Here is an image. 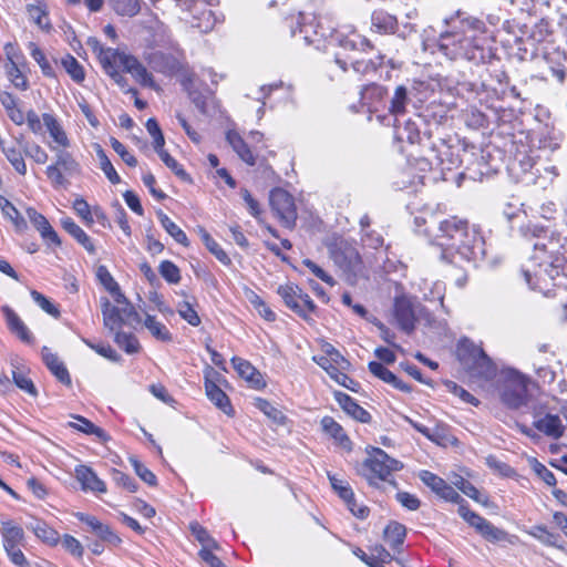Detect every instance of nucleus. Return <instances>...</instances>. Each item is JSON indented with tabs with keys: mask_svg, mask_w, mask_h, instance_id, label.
Returning a JSON list of instances; mask_svg holds the SVG:
<instances>
[{
	"mask_svg": "<svg viewBox=\"0 0 567 567\" xmlns=\"http://www.w3.org/2000/svg\"><path fill=\"white\" fill-rule=\"evenodd\" d=\"M0 103L6 110L8 117L18 126L25 124L24 112L20 106V101L12 93L3 91L0 93Z\"/></svg>",
	"mask_w": 567,
	"mask_h": 567,
	"instance_id": "nucleus-39",
	"label": "nucleus"
},
{
	"mask_svg": "<svg viewBox=\"0 0 567 567\" xmlns=\"http://www.w3.org/2000/svg\"><path fill=\"white\" fill-rule=\"evenodd\" d=\"M566 248L563 244L561 236L558 233H550L545 240H536L534 243L535 257L542 264H547L553 268L561 266Z\"/></svg>",
	"mask_w": 567,
	"mask_h": 567,
	"instance_id": "nucleus-16",
	"label": "nucleus"
},
{
	"mask_svg": "<svg viewBox=\"0 0 567 567\" xmlns=\"http://www.w3.org/2000/svg\"><path fill=\"white\" fill-rule=\"evenodd\" d=\"M226 141L244 163H246L249 166L256 165L257 150L250 147L238 131L228 130L226 132Z\"/></svg>",
	"mask_w": 567,
	"mask_h": 567,
	"instance_id": "nucleus-29",
	"label": "nucleus"
},
{
	"mask_svg": "<svg viewBox=\"0 0 567 567\" xmlns=\"http://www.w3.org/2000/svg\"><path fill=\"white\" fill-rule=\"evenodd\" d=\"M0 103L6 110L8 117L18 126L25 124L24 112L20 106V101L12 93L3 91L0 93Z\"/></svg>",
	"mask_w": 567,
	"mask_h": 567,
	"instance_id": "nucleus-40",
	"label": "nucleus"
},
{
	"mask_svg": "<svg viewBox=\"0 0 567 567\" xmlns=\"http://www.w3.org/2000/svg\"><path fill=\"white\" fill-rule=\"evenodd\" d=\"M29 71L28 63L23 65H4V72L9 82L14 89L22 92L30 89L28 79Z\"/></svg>",
	"mask_w": 567,
	"mask_h": 567,
	"instance_id": "nucleus-41",
	"label": "nucleus"
},
{
	"mask_svg": "<svg viewBox=\"0 0 567 567\" xmlns=\"http://www.w3.org/2000/svg\"><path fill=\"white\" fill-rule=\"evenodd\" d=\"M388 90L378 83L363 85L360 91V102L369 109L378 110V105L384 101Z\"/></svg>",
	"mask_w": 567,
	"mask_h": 567,
	"instance_id": "nucleus-38",
	"label": "nucleus"
},
{
	"mask_svg": "<svg viewBox=\"0 0 567 567\" xmlns=\"http://www.w3.org/2000/svg\"><path fill=\"white\" fill-rule=\"evenodd\" d=\"M32 532L39 540L50 547H55L61 540L59 532L44 520H37Z\"/></svg>",
	"mask_w": 567,
	"mask_h": 567,
	"instance_id": "nucleus-46",
	"label": "nucleus"
},
{
	"mask_svg": "<svg viewBox=\"0 0 567 567\" xmlns=\"http://www.w3.org/2000/svg\"><path fill=\"white\" fill-rule=\"evenodd\" d=\"M7 328L22 343L33 344L34 337L20 316L8 305L1 307Z\"/></svg>",
	"mask_w": 567,
	"mask_h": 567,
	"instance_id": "nucleus-24",
	"label": "nucleus"
},
{
	"mask_svg": "<svg viewBox=\"0 0 567 567\" xmlns=\"http://www.w3.org/2000/svg\"><path fill=\"white\" fill-rule=\"evenodd\" d=\"M554 34V27L548 18L539 19L532 28L529 38L536 43L549 41Z\"/></svg>",
	"mask_w": 567,
	"mask_h": 567,
	"instance_id": "nucleus-53",
	"label": "nucleus"
},
{
	"mask_svg": "<svg viewBox=\"0 0 567 567\" xmlns=\"http://www.w3.org/2000/svg\"><path fill=\"white\" fill-rule=\"evenodd\" d=\"M458 155L454 152V147L441 141L440 145L431 147V155L421 158V168H431L433 164L439 166L442 171H452L460 166L461 161Z\"/></svg>",
	"mask_w": 567,
	"mask_h": 567,
	"instance_id": "nucleus-19",
	"label": "nucleus"
},
{
	"mask_svg": "<svg viewBox=\"0 0 567 567\" xmlns=\"http://www.w3.org/2000/svg\"><path fill=\"white\" fill-rule=\"evenodd\" d=\"M99 277L103 286L110 291L114 298V303L109 298H101V312L103 317V326L109 330L123 328L130 320L141 321V317L131 301L121 291L120 285L104 268L99 269Z\"/></svg>",
	"mask_w": 567,
	"mask_h": 567,
	"instance_id": "nucleus-2",
	"label": "nucleus"
},
{
	"mask_svg": "<svg viewBox=\"0 0 567 567\" xmlns=\"http://www.w3.org/2000/svg\"><path fill=\"white\" fill-rule=\"evenodd\" d=\"M158 218L162 227L174 238V240L177 244L182 245L185 248H188L190 246V241L186 233L176 223H174L166 214L161 213Z\"/></svg>",
	"mask_w": 567,
	"mask_h": 567,
	"instance_id": "nucleus-52",
	"label": "nucleus"
},
{
	"mask_svg": "<svg viewBox=\"0 0 567 567\" xmlns=\"http://www.w3.org/2000/svg\"><path fill=\"white\" fill-rule=\"evenodd\" d=\"M467 51L466 60L485 64L495 58L494 39L485 22L476 17H466Z\"/></svg>",
	"mask_w": 567,
	"mask_h": 567,
	"instance_id": "nucleus-5",
	"label": "nucleus"
},
{
	"mask_svg": "<svg viewBox=\"0 0 567 567\" xmlns=\"http://www.w3.org/2000/svg\"><path fill=\"white\" fill-rule=\"evenodd\" d=\"M285 306L307 322L315 321L318 307L311 297L297 284L286 282L277 288Z\"/></svg>",
	"mask_w": 567,
	"mask_h": 567,
	"instance_id": "nucleus-7",
	"label": "nucleus"
},
{
	"mask_svg": "<svg viewBox=\"0 0 567 567\" xmlns=\"http://www.w3.org/2000/svg\"><path fill=\"white\" fill-rule=\"evenodd\" d=\"M405 537L406 527L396 520H391L383 530V538L394 555L403 551Z\"/></svg>",
	"mask_w": 567,
	"mask_h": 567,
	"instance_id": "nucleus-36",
	"label": "nucleus"
},
{
	"mask_svg": "<svg viewBox=\"0 0 567 567\" xmlns=\"http://www.w3.org/2000/svg\"><path fill=\"white\" fill-rule=\"evenodd\" d=\"M42 361L49 371L63 385L70 388L72 385V379L66 369L65 364L60 358L53 353L48 347L41 349Z\"/></svg>",
	"mask_w": 567,
	"mask_h": 567,
	"instance_id": "nucleus-30",
	"label": "nucleus"
},
{
	"mask_svg": "<svg viewBox=\"0 0 567 567\" xmlns=\"http://www.w3.org/2000/svg\"><path fill=\"white\" fill-rule=\"evenodd\" d=\"M529 380L517 371L508 372L502 380L501 401L509 409H519L527 404Z\"/></svg>",
	"mask_w": 567,
	"mask_h": 567,
	"instance_id": "nucleus-10",
	"label": "nucleus"
},
{
	"mask_svg": "<svg viewBox=\"0 0 567 567\" xmlns=\"http://www.w3.org/2000/svg\"><path fill=\"white\" fill-rule=\"evenodd\" d=\"M0 208L4 217H7L14 226L16 230L22 231L27 229V221L13 203L0 195Z\"/></svg>",
	"mask_w": 567,
	"mask_h": 567,
	"instance_id": "nucleus-48",
	"label": "nucleus"
},
{
	"mask_svg": "<svg viewBox=\"0 0 567 567\" xmlns=\"http://www.w3.org/2000/svg\"><path fill=\"white\" fill-rule=\"evenodd\" d=\"M27 12L30 20L41 30L50 31L52 29L48 7L44 0H39L35 4H28Z\"/></svg>",
	"mask_w": 567,
	"mask_h": 567,
	"instance_id": "nucleus-43",
	"label": "nucleus"
},
{
	"mask_svg": "<svg viewBox=\"0 0 567 567\" xmlns=\"http://www.w3.org/2000/svg\"><path fill=\"white\" fill-rule=\"evenodd\" d=\"M197 234L199 235L203 244L207 250L215 256V258L228 267L231 265V259L228 254L221 248V246L212 237V235L203 226H197Z\"/></svg>",
	"mask_w": 567,
	"mask_h": 567,
	"instance_id": "nucleus-42",
	"label": "nucleus"
},
{
	"mask_svg": "<svg viewBox=\"0 0 567 567\" xmlns=\"http://www.w3.org/2000/svg\"><path fill=\"white\" fill-rule=\"evenodd\" d=\"M121 329L122 328L110 330L111 332H114V342L127 354L140 352L142 347L138 339L133 333L123 332Z\"/></svg>",
	"mask_w": 567,
	"mask_h": 567,
	"instance_id": "nucleus-49",
	"label": "nucleus"
},
{
	"mask_svg": "<svg viewBox=\"0 0 567 567\" xmlns=\"http://www.w3.org/2000/svg\"><path fill=\"white\" fill-rule=\"evenodd\" d=\"M159 158L163 161V163L177 176L179 177L183 181H188L189 179V175L188 173L184 169L183 165L179 164L173 156H171V154L164 148V147H161L158 150L155 151Z\"/></svg>",
	"mask_w": 567,
	"mask_h": 567,
	"instance_id": "nucleus-61",
	"label": "nucleus"
},
{
	"mask_svg": "<svg viewBox=\"0 0 567 567\" xmlns=\"http://www.w3.org/2000/svg\"><path fill=\"white\" fill-rule=\"evenodd\" d=\"M368 456L363 460L358 473L372 487H381L383 483L396 486L393 473L403 468L402 462L391 457L380 447L367 449Z\"/></svg>",
	"mask_w": 567,
	"mask_h": 567,
	"instance_id": "nucleus-4",
	"label": "nucleus"
},
{
	"mask_svg": "<svg viewBox=\"0 0 567 567\" xmlns=\"http://www.w3.org/2000/svg\"><path fill=\"white\" fill-rule=\"evenodd\" d=\"M220 374L210 365L204 369V388L208 400L223 413L229 417H234L236 411L230 402L229 396L216 383Z\"/></svg>",
	"mask_w": 567,
	"mask_h": 567,
	"instance_id": "nucleus-17",
	"label": "nucleus"
},
{
	"mask_svg": "<svg viewBox=\"0 0 567 567\" xmlns=\"http://www.w3.org/2000/svg\"><path fill=\"white\" fill-rule=\"evenodd\" d=\"M456 355L472 382L482 385L496 378V364L483 348L476 346L470 339L464 338L458 341Z\"/></svg>",
	"mask_w": 567,
	"mask_h": 567,
	"instance_id": "nucleus-3",
	"label": "nucleus"
},
{
	"mask_svg": "<svg viewBox=\"0 0 567 567\" xmlns=\"http://www.w3.org/2000/svg\"><path fill=\"white\" fill-rule=\"evenodd\" d=\"M312 361L323 369L339 385L352 392L359 391L360 383L348 375L351 368L350 361L346 359L331 343L324 342L321 346V354L313 355Z\"/></svg>",
	"mask_w": 567,
	"mask_h": 567,
	"instance_id": "nucleus-6",
	"label": "nucleus"
},
{
	"mask_svg": "<svg viewBox=\"0 0 567 567\" xmlns=\"http://www.w3.org/2000/svg\"><path fill=\"white\" fill-rule=\"evenodd\" d=\"M96 155H97V158L100 162V168L105 174V176L110 181V183L113 185L120 184L121 177L117 174V172L115 171L112 162L110 161L106 153L104 152V150L101 146H99V148L96 150Z\"/></svg>",
	"mask_w": 567,
	"mask_h": 567,
	"instance_id": "nucleus-59",
	"label": "nucleus"
},
{
	"mask_svg": "<svg viewBox=\"0 0 567 567\" xmlns=\"http://www.w3.org/2000/svg\"><path fill=\"white\" fill-rule=\"evenodd\" d=\"M330 255L333 262L349 276H357L363 268L358 249L347 240L334 241Z\"/></svg>",
	"mask_w": 567,
	"mask_h": 567,
	"instance_id": "nucleus-14",
	"label": "nucleus"
},
{
	"mask_svg": "<svg viewBox=\"0 0 567 567\" xmlns=\"http://www.w3.org/2000/svg\"><path fill=\"white\" fill-rule=\"evenodd\" d=\"M230 362L237 374L244 379L250 388L255 390H262L266 388L267 382L265 381L261 372L248 360L240 357H233Z\"/></svg>",
	"mask_w": 567,
	"mask_h": 567,
	"instance_id": "nucleus-25",
	"label": "nucleus"
},
{
	"mask_svg": "<svg viewBox=\"0 0 567 567\" xmlns=\"http://www.w3.org/2000/svg\"><path fill=\"white\" fill-rule=\"evenodd\" d=\"M0 534L2 547L11 564L17 567H30L22 547L25 544V534L21 525L13 519L1 522Z\"/></svg>",
	"mask_w": 567,
	"mask_h": 567,
	"instance_id": "nucleus-8",
	"label": "nucleus"
},
{
	"mask_svg": "<svg viewBox=\"0 0 567 567\" xmlns=\"http://www.w3.org/2000/svg\"><path fill=\"white\" fill-rule=\"evenodd\" d=\"M72 417L76 421V422H70L69 423V426L79 431V432H82L84 434H87V435H95L97 436L99 439L103 440V441H106L109 439L107 434L105 433V431L100 427V426H96L92 421H90L89 419L82 416V415H72Z\"/></svg>",
	"mask_w": 567,
	"mask_h": 567,
	"instance_id": "nucleus-47",
	"label": "nucleus"
},
{
	"mask_svg": "<svg viewBox=\"0 0 567 567\" xmlns=\"http://www.w3.org/2000/svg\"><path fill=\"white\" fill-rule=\"evenodd\" d=\"M132 54H126L116 49H101L99 61L103 71L121 87L127 86V79L124 76Z\"/></svg>",
	"mask_w": 567,
	"mask_h": 567,
	"instance_id": "nucleus-13",
	"label": "nucleus"
},
{
	"mask_svg": "<svg viewBox=\"0 0 567 567\" xmlns=\"http://www.w3.org/2000/svg\"><path fill=\"white\" fill-rule=\"evenodd\" d=\"M75 214L81 218L83 224L91 228L94 224L93 207L83 197H76L72 205Z\"/></svg>",
	"mask_w": 567,
	"mask_h": 567,
	"instance_id": "nucleus-63",
	"label": "nucleus"
},
{
	"mask_svg": "<svg viewBox=\"0 0 567 567\" xmlns=\"http://www.w3.org/2000/svg\"><path fill=\"white\" fill-rule=\"evenodd\" d=\"M393 316L401 330L406 333L414 331L417 318L410 297L400 295L394 298Z\"/></svg>",
	"mask_w": 567,
	"mask_h": 567,
	"instance_id": "nucleus-22",
	"label": "nucleus"
},
{
	"mask_svg": "<svg viewBox=\"0 0 567 567\" xmlns=\"http://www.w3.org/2000/svg\"><path fill=\"white\" fill-rule=\"evenodd\" d=\"M368 369L373 377L378 378L379 380L383 381L386 384L392 385L394 389L403 393H411L413 390L410 384L402 381L398 375H395L381 362L370 361L368 364Z\"/></svg>",
	"mask_w": 567,
	"mask_h": 567,
	"instance_id": "nucleus-32",
	"label": "nucleus"
},
{
	"mask_svg": "<svg viewBox=\"0 0 567 567\" xmlns=\"http://www.w3.org/2000/svg\"><path fill=\"white\" fill-rule=\"evenodd\" d=\"M371 28L380 34H394L399 29V21L394 14L375 9L371 13Z\"/></svg>",
	"mask_w": 567,
	"mask_h": 567,
	"instance_id": "nucleus-35",
	"label": "nucleus"
},
{
	"mask_svg": "<svg viewBox=\"0 0 567 567\" xmlns=\"http://www.w3.org/2000/svg\"><path fill=\"white\" fill-rule=\"evenodd\" d=\"M457 513L484 539L492 543L506 539L507 533L505 530L497 528L485 517L472 511L465 499L458 505Z\"/></svg>",
	"mask_w": 567,
	"mask_h": 567,
	"instance_id": "nucleus-15",
	"label": "nucleus"
},
{
	"mask_svg": "<svg viewBox=\"0 0 567 567\" xmlns=\"http://www.w3.org/2000/svg\"><path fill=\"white\" fill-rule=\"evenodd\" d=\"M3 51L7 60L4 65H23L28 63L18 42H7L3 47Z\"/></svg>",
	"mask_w": 567,
	"mask_h": 567,
	"instance_id": "nucleus-64",
	"label": "nucleus"
},
{
	"mask_svg": "<svg viewBox=\"0 0 567 567\" xmlns=\"http://www.w3.org/2000/svg\"><path fill=\"white\" fill-rule=\"evenodd\" d=\"M320 429L323 435L332 441L333 445L347 453L353 451V442L344 427L330 415H324L320 420Z\"/></svg>",
	"mask_w": 567,
	"mask_h": 567,
	"instance_id": "nucleus-21",
	"label": "nucleus"
},
{
	"mask_svg": "<svg viewBox=\"0 0 567 567\" xmlns=\"http://www.w3.org/2000/svg\"><path fill=\"white\" fill-rule=\"evenodd\" d=\"M181 10V19L202 33L212 31L217 19L205 0H175Z\"/></svg>",
	"mask_w": 567,
	"mask_h": 567,
	"instance_id": "nucleus-9",
	"label": "nucleus"
},
{
	"mask_svg": "<svg viewBox=\"0 0 567 567\" xmlns=\"http://www.w3.org/2000/svg\"><path fill=\"white\" fill-rule=\"evenodd\" d=\"M189 530L193 536L200 543L202 548L220 549L219 544L209 535L208 530L198 522L189 523Z\"/></svg>",
	"mask_w": 567,
	"mask_h": 567,
	"instance_id": "nucleus-57",
	"label": "nucleus"
},
{
	"mask_svg": "<svg viewBox=\"0 0 567 567\" xmlns=\"http://www.w3.org/2000/svg\"><path fill=\"white\" fill-rule=\"evenodd\" d=\"M198 84L199 79L195 72L189 71L184 74L182 85L200 113L207 114L212 107L216 106L215 93L208 86L199 90Z\"/></svg>",
	"mask_w": 567,
	"mask_h": 567,
	"instance_id": "nucleus-18",
	"label": "nucleus"
},
{
	"mask_svg": "<svg viewBox=\"0 0 567 567\" xmlns=\"http://www.w3.org/2000/svg\"><path fill=\"white\" fill-rule=\"evenodd\" d=\"M226 141L244 163H246L249 166L256 165L257 150L250 147L238 131L228 130L226 132Z\"/></svg>",
	"mask_w": 567,
	"mask_h": 567,
	"instance_id": "nucleus-28",
	"label": "nucleus"
},
{
	"mask_svg": "<svg viewBox=\"0 0 567 567\" xmlns=\"http://www.w3.org/2000/svg\"><path fill=\"white\" fill-rule=\"evenodd\" d=\"M75 477L81 484V488L84 492H93V493H106V484L102 481L96 473L92 470V467L87 465H78L75 467Z\"/></svg>",
	"mask_w": 567,
	"mask_h": 567,
	"instance_id": "nucleus-31",
	"label": "nucleus"
},
{
	"mask_svg": "<svg viewBox=\"0 0 567 567\" xmlns=\"http://www.w3.org/2000/svg\"><path fill=\"white\" fill-rule=\"evenodd\" d=\"M82 341L84 342L85 346L95 351L97 354L112 362H120L122 360L121 355L109 343H95L86 338H83Z\"/></svg>",
	"mask_w": 567,
	"mask_h": 567,
	"instance_id": "nucleus-62",
	"label": "nucleus"
},
{
	"mask_svg": "<svg viewBox=\"0 0 567 567\" xmlns=\"http://www.w3.org/2000/svg\"><path fill=\"white\" fill-rule=\"evenodd\" d=\"M196 306L197 301L195 298H193V301L183 300L177 305V312L179 317L192 327H198L202 323Z\"/></svg>",
	"mask_w": 567,
	"mask_h": 567,
	"instance_id": "nucleus-54",
	"label": "nucleus"
},
{
	"mask_svg": "<svg viewBox=\"0 0 567 567\" xmlns=\"http://www.w3.org/2000/svg\"><path fill=\"white\" fill-rule=\"evenodd\" d=\"M333 398L340 408L355 421L361 423H370L372 421V415L370 412L361 406L357 400L349 394L341 391H336L333 393Z\"/></svg>",
	"mask_w": 567,
	"mask_h": 567,
	"instance_id": "nucleus-27",
	"label": "nucleus"
},
{
	"mask_svg": "<svg viewBox=\"0 0 567 567\" xmlns=\"http://www.w3.org/2000/svg\"><path fill=\"white\" fill-rule=\"evenodd\" d=\"M30 55L38 63L41 69V72L44 76L53 79L56 76L55 71L49 60L47 59L45 53L42 49L34 42L29 43Z\"/></svg>",
	"mask_w": 567,
	"mask_h": 567,
	"instance_id": "nucleus-56",
	"label": "nucleus"
},
{
	"mask_svg": "<svg viewBox=\"0 0 567 567\" xmlns=\"http://www.w3.org/2000/svg\"><path fill=\"white\" fill-rule=\"evenodd\" d=\"M75 517L109 546L117 548L122 545V538L106 524H103L95 516L85 513H75Z\"/></svg>",
	"mask_w": 567,
	"mask_h": 567,
	"instance_id": "nucleus-23",
	"label": "nucleus"
},
{
	"mask_svg": "<svg viewBox=\"0 0 567 567\" xmlns=\"http://www.w3.org/2000/svg\"><path fill=\"white\" fill-rule=\"evenodd\" d=\"M130 63L126 68L125 73H130L134 80L142 86L154 87L155 82L151 72L138 61V59L132 55Z\"/></svg>",
	"mask_w": 567,
	"mask_h": 567,
	"instance_id": "nucleus-45",
	"label": "nucleus"
},
{
	"mask_svg": "<svg viewBox=\"0 0 567 567\" xmlns=\"http://www.w3.org/2000/svg\"><path fill=\"white\" fill-rule=\"evenodd\" d=\"M42 120L50 136L56 145L63 148L68 147L70 145V141L58 118L53 114L43 113Z\"/></svg>",
	"mask_w": 567,
	"mask_h": 567,
	"instance_id": "nucleus-44",
	"label": "nucleus"
},
{
	"mask_svg": "<svg viewBox=\"0 0 567 567\" xmlns=\"http://www.w3.org/2000/svg\"><path fill=\"white\" fill-rule=\"evenodd\" d=\"M269 205L284 227L292 229L296 226L297 206L295 197L289 192L280 187L274 188L269 195Z\"/></svg>",
	"mask_w": 567,
	"mask_h": 567,
	"instance_id": "nucleus-12",
	"label": "nucleus"
},
{
	"mask_svg": "<svg viewBox=\"0 0 567 567\" xmlns=\"http://www.w3.org/2000/svg\"><path fill=\"white\" fill-rule=\"evenodd\" d=\"M533 425L538 432L554 440L560 439L565 433V425L557 414L547 413L536 419Z\"/></svg>",
	"mask_w": 567,
	"mask_h": 567,
	"instance_id": "nucleus-34",
	"label": "nucleus"
},
{
	"mask_svg": "<svg viewBox=\"0 0 567 567\" xmlns=\"http://www.w3.org/2000/svg\"><path fill=\"white\" fill-rule=\"evenodd\" d=\"M158 272L169 285H177L182 280L181 269L172 260H162L158 265Z\"/></svg>",
	"mask_w": 567,
	"mask_h": 567,
	"instance_id": "nucleus-60",
	"label": "nucleus"
},
{
	"mask_svg": "<svg viewBox=\"0 0 567 567\" xmlns=\"http://www.w3.org/2000/svg\"><path fill=\"white\" fill-rule=\"evenodd\" d=\"M60 223L61 227L90 255H94L96 252L91 237L71 217H64Z\"/></svg>",
	"mask_w": 567,
	"mask_h": 567,
	"instance_id": "nucleus-37",
	"label": "nucleus"
},
{
	"mask_svg": "<svg viewBox=\"0 0 567 567\" xmlns=\"http://www.w3.org/2000/svg\"><path fill=\"white\" fill-rule=\"evenodd\" d=\"M61 65L69 76L78 84L85 80V70L83 65L71 54L66 53L60 60Z\"/></svg>",
	"mask_w": 567,
	"mask_h": 567,
	"instance_id": "nucleus-51",
	"label": "nucleus"
},
{
	"mask_svg": "<svg viewBox=\"0 0 567 567\" xmlns=\"http://www.w3.org/2000/svg\"><path fill=\"white\" fill-rule=\"evenodd\" d=\"M144 326L156 340L162 342H171L173 340L168 328L163 322L158 321L155 316L146 315Z\"/></svg>",
	"mask_w": 567,
	"mask_h": 567,
	"instance_id": "nucleus-50",
	"label": "nucleus"
},
{
	"mask_svg": "<svg viewBox=\"0 0 567 567\" xmlns=\"http://www.w3.org/2000/svg\"><path fill=\"white\" fill-rule=\"evenodd\" d=\"M433 245L440 248V259L447 265H455L456 256L461 260L476 261L485 255V240L480 227L458 216L440 221Z\"/></svg>",
	"mask_w": 567,
	"mask_h": 567,
	"instance_id": "nucleus-1",
	"label": "nucleus"
},
{
	"mask_svg": "<svg viewBox=\"0 0 567 567\" xmlns=\"http://www.w3.org/2000/svg\"><path fill=\"white\" fill-rule=\"evenodd\" d=\"M528 535L536 538L546 546L561 549L563 546L557 544L558 535L550 532L545 525H535L528 530Z\"/></svg>",
	"mask_w": 567,
	"mask_h": 567,
	"instance_id": "nucleus-58",
	"label": "nucleus"
},
{
	"mask_svg": "<svg viewBox=\"0 0 567 567\" xmlns=\"http://www.w3.org/2000/svg\"><path fill=\"white\" fill-rule=\"evenodd\" d=\"M0 150L16 173L20 176H25L28 168L23 156L25 155L24 146L21 144L20 140H17V143L11 145H6L2 140Z\"/></svg>",
	"mask_w": 567,
	"mask_h": 567,
	"instance_id": "nucleus-33",
	"label": "nucleus"
},
{
	"mask_svg": "<svg viewBox=\"0 0 567 567\" xmlns=\"http://www.w3.org/2000/svg\"><path fill=\"white\" fill-rule=\"evenodd\" d=\"M460 25L442 33L437 40L439 51L450 60L465 59L467 51L466 17L461 18L457 11Z\"/></svg>",
	"mask_w": 567,
	"mask_h": 567,
	"instance_id": "nucleus-11",
	"label": "nucleus"
},
{
	"mask_svg": "<svg viewBox=\"0 0 567 567\" xmlns=\"http://www.w3.org/2000/svg\"><path fill=\"white\" fill-rule=\"evenodd\" d=\"M27 215L31 221V224L35 227V229L40 233L41 238L49 245H53L55 247H60L62 245L61 238L54 228L49 223L48 218L39 213L33 207L27 208Z\"/></svg>",
	"mask_w": 567,
	"mask_h": 567,
	"instance_id": "nucleus-26",
	"label": "nucleus"
},
{
	"mask_svg": "<svg viewBox=\"0 0 567 567\" xmlns=\"http://www.w3.org/2000/svg\"><path fill=\"white\" fill-rule=\"evenodd\" d=\"M254 405L276 424H286L287 416L279 409L272 405L267 399L256 398Z\"/></svg>",
	"mask_w": 567,
	"mask_h": 567,
	"instance_id": "nucleus-55",
	"label": "nucleus"
},
{
	"mask_svg": "<svg viewBox=\"0 0 567 567\" xmlns=\"http://www.w3.org/2000/svg\"><path fill=\"white\" fill-rule=\"evenodd\" d=\"M419 477L425 486L444 502L460 505L464 501L453 485L435 473L423 470L419 473Z\"/></svg>",
	"mask_w": 567,
	"mask_h": 567,
	"instance_id": "nucleus-20",
	"label": "nucleus"
}]
</instances>
